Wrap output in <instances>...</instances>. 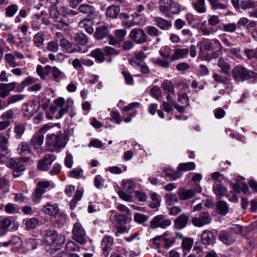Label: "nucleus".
I'll return each instance as SVG.
<instances>
[{
  "label": "nucleus",
  "mask_w": 257,
  "mask_h": 257,
  "mask_svg": "<svg viewBox=\"0 0 257 257\" xmlns=\"http://www.w3.org/2000/svg\"><path fill=\"white\" fill-rule=\"evenodd\" d=\"M212 220L210 214L208 212H201L192 219V224L196 227H202L209 224Z\"/></svg>",
  "instance_id": "9b49d317"
},
{
  "label": "nucleus",
  "mask_w": 257,
  "mask_h": 257,
  "mask_svg": "<svg viewBox=\"0 0 257 257\" xmlns=\"http://www.w3.org/2000/svg\"><path fill=\"white\" fill-rule=\"evenodd\" d=\"M43 241L48 245H60L64 242V237L62 235L59 234L55 230L51 229L45 231Z\"/></svg>",
  "instance_id": "20e7f679"
},
{
  "label": "nucleus",
  "mask_w": 257,
  "mask_h": 257,
  "mask_svg": "<svg viewBox=\"0 0 257 257\" xmlns=\"http://www.w3.org/2000/svg\"><path fill=\"white\" fill-rule=\"evenodd\" d=\"M147 34L152 37H158L162 34L158 28L154 26H149L145 28Z\"/></svg>",
  "instance_id": "ea45409f"
},
{
  "label": "nucleus",
  "mask_w": 257,
  "mask_h": 257,
  "mask_svg": "<svg viewBox=\"0 0 257 257\" xmlns=\"http://www.w3.org/2000/svg\"><path fill=\"white\" fill-rule=\"evenodd\" d=\"M154 64L160 67L167 69L170 67V63L166 59L157 58L154 61Z\"/></svg>",
  "instance_id": "13d9d810"
},
{
  "label": "nucleus",
  "mask_w": 257,
  "mask_h": 257,
  "mask_svg": "<svg viewBox=\"0 0 257 257\" xmlns=\"http://www.w3.org/2000/svg\"><path fill=\"white\" fill-rule=\"evenodd\" d=\"M72 234L73 239L76 242L81 244L86 243L88 237L85 229L80 223L76 222L73 225Z\"/></svg>",
  "instance_id": "423d86ee"
},
{
  "label": "nucleus",
  "mask_w": 257,
  "mask_h": 257,
  "mask_svg": "<svg viewBox=\"0 0 257 257\" xmlns=\"http://www.w3.org/2000/svg\"><path fill=\"white\" fill-rule=\"evenodd\" d=\"M57 218V224L59 227H62L64 226V225L67 222V216L65 214H60V213H58L57 215L55 216Z\"/></svg>",
  "instance_id": "4d7b16f0"
},
{
  "label": "nucleus",
  "mask_w": 257,
  "mask_h": 257,
  "mask_svg": "<svg viewBox=\"0 0 257 257\" xmlns=\"http://www.w3.org/2000/svg\"><path fill=\"white\" fill-rule=\"evenodd\" d=\"M151 94L156 99H159L161 97V91L160 87L157 86H154L151 89Z\"/></svg>",
  "instance_id": "774afa93"
},
{
  "label": "nucleus",
  "mask_w": 257,
  "mask_h": 257,
  "mask_svg": "<svg viewBox=\"0 0 257 257\" xmlns=\"http://www.w3.org/2000/svg\"><path fill=\"white\" fill-rule=\"evenodd\" d=\"M189 221V216L184 214L178 216L174 221V227L178 230L184 228L187 225Z\"/></svg>",
  "instance_id": "aec40b11"
},
{
  "label": "nucleus",
  "mask_w": 257,
  "mask_h": 257,
  "mask_svg": "<svg viewBox=\"0 0 257 257\" xmlns=\"http://www.w3.org/2000/svg\"><path fill=\"white\" fill-rule=\"evenodd\" d=\"M167 204L169 205H173L179 202L177 195L173 193L167 194L165 196Z\"/></svg>",
  "instance_id": "603ef678"
},
{
  "label": "nucleus",
  "mask_w": 257,
  "mask_h": 257,
  "mask_svg": "<svg viewBox=\"0 0 257 257\" xmlns=\"http://www.w3.org/2000/svg\"><path fill=\"white\" fill-rule=\"evenodd\" d=\"M158 5L160 12L169 18L185 10L179 3L173 0H159Z\"/></svg>",
  "instance_id": "f257e3e1"
},
{
  "label": "nucleus",
  "mask_w": 257,
  "mask_h": 257,
  "mask_svg": "<svg viewBox=\"0 0 257 257\" xmlns=\"http://www.w3.org/2000/svg\"><path fill=\"white\" fill-rule=\"evenodd\" d=\"M194 244V240L191 238H185L182 239V246L183 250H190Z\"/></svg>",
  "instance_id": "09e8293b"
},
{
  "label": "nucleus",
  "mask_w": 257,
  "mask_h": 257,
  "mask_svg": "<svg viewBox=\"0 0 257 257\" xmlns=\"http://www.w3.org/2000/svg\"><path fill=\"white\" fill-rule=\"evenodd\" d=\"M36 104L30 102L23 105L22 111L25 115L31 116L36 113L38 110Z\"/></svg>",
  "instance_id": "393cba45"
},
{
  "label": "nucleus",
  "mask_w": 257,
  "mask_h": 257,
  "mask_svg": "<svg viewBox=\"0 0 257 257\" xmlns=\"http://www.w3.org/2000/svg\"><path fill=\"white\" fill-rule=\"evenodd\" d=\"M5 58L8 65L12 67H15L16 65L15 62V57L12 54H7L5 55Z\"/></svg>",
  "instance_id": "338daca9"
},
{
  "label": "nucleus",
  "mask_w": 257,
  "mask_h": 257,
  "mask_svg": "<svg viewBox=\"0 0 257 257\" xmlns=\"http://www.w3.org/2000/svg\"><path fill=\"white\" fill-rule=\"evenodd\" d=\"M46 144L48 150L51 152H58L60 148H64L65 146L60 134L49 135L47 138Z\"/></svg>",
  "instance_id": "f03ea898"
},
{
  "label": "nucleus",
  "mask_w": 257,
  "mask_h": 257,
  "mask_svg": "<svg viewBox=\"0 0 257 257\" xmlns=\"http://www.w3.org/2000/svg\"><path fill=\"white\" fill-rule=\"evenodd\" d=\"M216 207L217 212L222 215H225L229 211V207L225 201L220 200L217 202Z\"/></svg>",
  "instance_id": "7c9ffc66"
},
{
  "label": "nucleus",
  "mask_w": 257,
  "mask_h": 257,
  "mask_svg": "<svg viewBox=\"0 0 257 257\" xmlns=\"http://www.w3.org/2000/svg\"><path fill=\"white\" fill-rule=\"evenodd\" d=\"M113 243L112 237L106 235L103 237L101 243V247L102 254L105 257H107L109 255L110 251L112 249Z\"/></svg>",
  "instance_id": "4468645a"
},
{
  "label": "nucleus",
  "mask_w": 257,
  "mask_h": 257,
  "mask_svg": "<svg viewBox=\"0 0 257 257\" xmlns=\"http://www.w3.org/2000/svg\"><path fill=\"white\" fill-rule=\"evenodd\" d=\"M178 195L181 200H186L194 196V192L193 190L182 188L179 190Z\"/></svg>",
  "instance_id": "c756f323"
},
{
  "label": "nucleus",
  "mask_w": 257,
  "mask_h": 257,
  "mask_svg": "<svg viewBox=\"0 0 257 257\" xmlns=\"http://www.w3.org/2000/svg\"><path fill=\"white\" fill-rule=\"evenodd\" d=\"M217 66L221 69V72L224 74L227 75L229 74V70L230 66L227 61L222 58L219 59L217 62Z\"/></svg>",
  "instance_id": "473e14b6"
},
{
  "label": "nucleus",
  "mask_w": 257,
  "mask_h": 257,
  "mask_svg": "<svg viewBox=\"0 0 257 257\" xmlns=\"http://www.w3.org/2000/svg\"><path fill=\"white\" fill-rule=\"evenodd\" d=\"M51 71L53 77L55 80L61 79L65 78L66 76L64 72L61 71L56 67H53L51 68Z\"/></svg>",
  "instance_id": "a18cd8bd"
},
{
  "label": "nucleus",
  "mask_w": 257,
  "mask_h": 257,
  "mask_svg": "<svg viewBox=\"0 0 257 257\" xmlns=\"http://www.w3.org/2000/svg\"><path fill=\"white\" fill-rule=\"evenodd\" d=\"M237 28V25L234 23H228L223 25V30L226 32H234Z\"/></svg>",
  "instance_id": "e2e57ef3"
},
{
  "label": "nucleus",
  "mask_w": 257,
  "mask_h": 257,
  "mask_svg": "<svg viewBox=\"0 0 257 257\" xmlns=\"http://www.w3.org/2000/svg\"><path fill=\"white\" fill-rule=\"evenodd\" d=\"M123 189L128 193H131L133 192L135 188L136 183L132 179H128L123 180L122 181Z\"/></svg>",
  "instance_id": "58836bf2"
},
{
  "label": "nucleus",
  "mask_w": 257,
  "mask_h": 257,
  "mask_svg": "<svg viewBox=\"0 0 257 257\" xmlns=\"http://www.w3.org/2000/svg\"><path fill=\"white\" fill-rule=\"evenodd\" d=\"M114 34L119 41L121 42L126 35V31L124 29L116 30L115 31Z\"/></svg>",
  "instance_id": "69168bd1"
},
{
  "label": "nucleus",
  "mask_w": 257,
  "mask_h": 257,
  "mask_svg": "<svg viewBox=\"0 0 257 257\" xmlns=\"http://www.w3.org/2000/svg\"><path fill=\"white\" fill-rule=\"evenodd\" d=\"M74 40L78 44L84 46L87 42V38L83 33H77L74 37Z\"/></svg>",
  "instance_id": "49530a36"
},
{
  "label": "nucleus",
  "mask_w": 257,
  "mask_h": 257,
  "mask_svg": "<svg viewBox=\"0 0 257 257\" xmlns=\"http://www.w3.org/2000/svg\"><path fill=\"white\" fill-rule=\"evenodd\" d=\"M78 10L80 13L86 16L88 21L96 18L98 16L95 8L90 4H82L79 6Z\"/></svg>",
  "instance_id": "9d476101"
},
{
  "label": "nucleus",
  "mask_w": 257,
  "mask_h": 257,
  "mask_svg": "<svg viewBox=\"0 0 257 257\" xmlns=\"http://www.w3.org/2000/svg\"><path fill=\"white\" fill-rule=\"evenodd\" d=\"M17 151L20 155L24 156L29 154L31 152V149L28 143L22 142L19 145Z\"/></svg>",
  "instance_id": "4c0bfd02"
},
{
  "label": "nucleus",
  "mask_w": 257,
  "mask_h": 257,
  "mask_svg": "<svg viewBox=\"0 0 257 257\" xmlns=\"http://www.w3.org/2000/svg\"><path fill=\"white\" fill-rule=\"evenodd\" d=\"M15 87L16 84L15 82L8 84H1L0 85V96L3 98L6 97Z\"/></svg>",
  "instance_id": "b1692460"
},
{
  "label": "nucleus",
  "mask_w": 257,
  "mask_h": 257,
  "mask_svg": "<svg viewBox=\"0 0 257 257\" xmlns=\"http://www.w3.org/2000/svg\"><path fill=\"white\" fill-rule=\"evenodd\" d=\"M161 87L165 91L170 92L172 94L174 93V86L171 81L168 80L164 81L162 84Z\"/></svg>",
  "instance_id": "6e6d98bb"
},
{
  "label": "nucleus",
  "mask_w": 257,
  "mask_h": 257,
  "mask_svg": "<svg viewBox=\"0 0 257 257\" xmlns=\"http://www.w3.org/2000/svg\"><path fill=\"white\" fill-rule=\"evenodd\" d=\"M140 104L139 102H135L129 104L128 105L125 106L123 108V120L125 122H129L131 121L132 118L130 116H134L136 115V112H130V110H133L135 107H139Z\"/></svg>",
  "instance_id": "dca6fc26"
},
{
  "label": "nucleus",
  "mask_w": 257,
  "mask_h": 257,
  "mask_svg": "<svg viewBox=\"0 0 257 257\" xmlns=\"http://www.w3.org/2000/svg\"><path fill=\"white\" fill-rule=\"evenodd\" d=\"M189 52L191 57L195 58L196 56L197 51L195 45H191L190 48H177L176 49L173 54L170 57L172 61H175L181 59L187 58Z\"/></svg>",
  "instance_id": "7ed1b4c3"
},
{
  "label": "nucleus",
  "mask_w": 257,
  "mask_h": 257,
  "mask_svg": "<svg viewBox=\"0 0 257 257\" xmlns=\"http://www.w3.org/2000/svg\"><path fill=\"white\" fill-rule=\"evenodd\" d=\"M219 238L222 242L227 245H230L235 241L232 233L226 231H221L220 232Z\"/></svg>",
  "instance_id": "5701e85b"
},
{
  "label": "nucleus",
  "mask_w": 257,
  "mask_h": 257,
  "mask_svg": "<svg viewBox=\"0 0 257 257\" xmlns=\"http://www.w3.org/2000/svg\"><path fill=\"white\" fill-rule=\"evenodd\" d=\"M153 22L158 28L164 31H168L170 30L172 26L171 21L167 20L162 17H154L153 18Z\"/></svg>",
  "instance_id": "6ab92c4d"
},
{
  "label": "nucleus",
  "mask_w": 257,
  "mask_h": 257,
  "mask_svg": "<svg viewBox=\"0 0 257 257\" xmlns=\"http://www.w3.org/2000/svg\"><path fill=\"white\" fill-rule=\"evenodd\" d=\"M129 37L132 41L139 44L146 42L148 38L145 31L139 28L132 29L130 33Z\"/></svg>",
  "instance_id": "6e6552de"
},
{
  "label": "nucleus",
  "mask_w": 257,
  "mask_h": 257,
  "mask_svg": "<svg viewBox=\"0 0 257 257\" xmlns=\"http://www.w3.org/2000/svg\"><path fill=\"white\" fill-rule=\"evenodd\" d=\"M83 193L80 190H77L74 198L71 200L70 202V208L73 210L76 207L77 202L80 200L82 197Z\"/></svg>",
  "instance_id": "c03bdc74"
},
{
  "label": "nucleus",
  "mask_w": 257,
  "mask_h": 257,
  "mask_svg": "<svg viewBox=\"0 0 257 257\" xmlns=\"http://www.w3.org/2000/svg\"><path fill=\"white\" fill-rule=\"evenodd\" d=\"M204 50L205 51L221 50L222 46L220 42L214 39L209 42H205L203 46Z\"/></svg>",
  "instance_id": "412c9836"
},
{
  "label": "nucleus",
  "mask_w": 257,
  "mask_h": 257,
  "mask_svg": "<svg viewBox=\"0 0 257 257\" xmlns=\"http://www.w3.org/2000/svg\"><path fill=\"white\" fill-rule=\"evenodd\" d=\"M134 217L135 221L139 224L146 222L149 218V216L138 212L135 213Z\"/></svg>",
  "instance_id": "8fccbe9b"
},
{
  "label": "nucleus",
  "mask_w": 257,
  "mask_h": 257,
  "mask_svg": "<svg viewBox=\"0 0 257 257\" xmlns=\"http://www.w3.org/2000/svg\"><path fill=\"white\" fill-rule=\"evenodd\" d=\"M110 219L112 222L118 225L125 224L128 220V217L125 215L119 213L110 216Z\"/></svg>",
  "instance_id": "cd10ccee"
},
{
  "label": "nucleus",
  "mask_w": 257,
  "mask_h": 257,
  "mask_svg": "<svg viewBox=\"0 0 257 257\" xmlns=\"http://www.w3.org/2000/svg\"><path fill=\"white\" fill-rule=\"evenodd\" d=\"M152 201L150 203V206L152 208H157L160 206L161 197L156 193L151 195Z\"/></svg>",
  "instance_id": "79ce46f5"
},
{
  "label": "nucleus",
  "mask_w": 257,
  "mask_h": 257,
  "mask_svg": "<svg viewBox=\"0 0 257 257\" xmlns=\"http://www.w3.org/2000/svg\"><path fill=\"white\" fill-rule=\"evenodd\" d=\"M60 46L63 48L67 53H73L74 52H81L82 49L78 46L70 43L68 40L65 39L59 43Z\"/></svg>",
  "instance_id": "2eb2a0df"
},
{
  "label": "nucleus",
  "mask_w": 257,
  "mask_h": 257,
  "mask_svg": "<svg viewBox=\"0 0 257 257\" xmlns=\"http://www.w3.org/2000/svg\"><path fill=\"white\" fill-rule=\"evenodd\" d=\"M200 31L204 36H209L211 34L213 35L214 30L213 28H208L206 25V22H202L201 24Z\"/></svg>",
  "instance_id": "864d4df0"
},
{
  "label": "nucleus",
  "mask_w": 257,
  "mask_h": 257,
  "mask_svg": "<svg viewBox=\"0 0 257 257\" xmlns=\"http://www.w3.org/2000/svg\"><path fill=\"white\" fill-rule=\"evenodd\" d=\"M165 175L170 178L171 180H175L182 176V173L178 170L177 171H174L170 169H166L165 170Z\"/></svg>",
  "instance_id": "de8ad7c7"
},
{
  "label": "nucleus",
  "mask_w": 257,
  "mask_h": 257,
  "mask_svg": "<svg viewBox=\"0 0 257 257\" xmlns=\"http://www.w3.org/2000/svg\"><path fill=\"white\" fill-rule=\"evenodd\" d=\"M254 73L243 67L236 66L232 70V76L235 80L244 81L252 77Z\"/></svg>",
  "instance_id": "39448f33"
},
{
  "label": "nucleus",
  "mask_w": 257,
  "mask_h": 257,
  "mask_svg": "<svg viewBox=\"0 0 257 257\" xmlns=\"http://www.w3.org/2000/svg\"><path fill=\"white\" fill-rule=\"evenodd\" d=\"M109 30L107 25L97 27L94 34V38L98 40L107 38L109 36Z\"/></svg>",
  "instance_id": "a211bd4d"
},
{
  "label": "nucleus",
  "mask_w": 257,
  "mask_h": 257,
  "mask_svg": "<svg viewBox=\"0 0 257 257\" xmlns=\"http://www.w3.org/2000/svg\"><path fill=\"white\" fill-rule=\"evenodd\" d=\"M220 22L219 17L216 15H211L208 19V24L211 26H215Z\"/></svg>",
  "instance_id": "0e129e2a"
},
{
  "label": "nucleus",
  "mask_w": 257,
  "mask_h": 257,
  "mask_svg": "<svg viewBox=\"0 0 257 257\" xmlns=\"http://www.w3.org/2000/svg\"><path fill=\"white\" fill-rule=\"evenodd\" d=\"M8 140L5 136L0 137V148L2 153L5 154H9V150L8 147Z\"/></svg>",
  "instance_id": "37998d69"
},
{
  "label": "nucleus",
  "mask_w": 257,
  "mask_h": 257,
  "mask_svg": "<svg viewBox=\"0 0 257 257\" xmlns=\"http://www.w3.org/2000/svg\"><path fill=\"white\" fill-rule=\"evenodd\" d=\"M195 167L196 165L194 162L180 163L179 165L178 170L181 172V171H189L194 170Z\"/></svg>",
  "instance_id": "e433bc0d"
},
{
  "label": "nucleus",
  "mask_w": 257,
  "mask_h": 257,
  "mask_svg": "<svg viewBox=\"0 0 257 257\" xmlns=\"http://www.w3.org/2000/svg\"><path fill=\"white\" fill-rule=\"evenodd\" d=\"M163 236L164 237L162 240L164 242V247L166 249H168L173 245L175 240L173 237H170V234L167 232L164 233Z\"/></svg>",
  "instance_id": "72a5a7b5"
},
{
  "label": "nucleus",
  "mask_w": 257,
  "mask_h": 257,
  "mask_svg": "<svg viewBox=\"0 0 257 257\" xmlns=\"http://www.w3.org/2000/svg\"><path fill=\"white\" fill-rule=\"evenodd\" d=\"M171 224V220L170 219H166L162 214L155 216L150 221V228L155 229L161 228L165 229Z\"/></svg>",
  "instance_id": "0eeeda50"
},
{
  "label": "nucleus",
  "mask_w": 257,
  "mask_h": 257,
  "mask_svg": "<svg viewBox=\"0 0 257 257\" xmlns=\"http://www.w3.org/2000/svg\"><path fill=\"white\" fill-rule=\"evenodd\" d=\"M195 9L198 13L202 14L206 12L205 0H196L194 4Z\"/></svg>",
  "instance_id": "a19ab883"
},
{
  "label": "nucleus",
  "mask_w": 257,
  "mask_h": 257,
  "mask_svg": "<svg viewBox=\"0 0 257 257\" xmlns=\"http://www.w3.org/2000/svg\"><path fill=\"white\" fill-rule=\"evenodd\" d=\"M201 239L203 243L211 244L214 242L215 237L213 233L208 230L203 231L201 235Z\"/></svg>",
  "instance_id": "a878e982"
},
{
  "label": "nucleus",
  "mask_w": 257,
  "mask_h": 257,
  "mask_svg": "<svg viewBox=\"0 0 257 257\" xmlns=\"http://www.w3.org/2000/svg\"><path fill=\"white\" fill-rule=\"evenodd\" d=\"M39 225H40V221L36 218L29 219L26 222V225L29 229H34Z\"/></svg>",
  "instance_id": "5fc2aeb1"
},
{
  "label": "nucleus",
  "mask_w": 257,
  "mask_h": 257,
  "mask_svg": "<svg viewBox=\"0 0 257 257\" xmlns=\"http://www.w3.org/2000/svg\"><path fill=\"white\" fill-rule=\"evenodd\" d=\"M66 250L69 251H75L79 249V246L72 241H68L65 246Z\"/></svg>",
  "instance_id": "680f3d73"
},
{
  "label": "nucleus",
  "mask_w": 257,
  "mask_h": 257,
  "mask_svg": "<svg viewBox=\"0 0 257 257\" xmlns=\"http://www.w3.org/2000/svg\"><path fill=\"white\" fill-rule=\"evenodd\" d=\"M12 222V221L8 217L3 219L0 221V237L7 233L8 228L11 226Z\"/></svg>",
  "instance_id": "c85d7f7f"
},
{
  "label": "nucleus",
  "mask_w": 257,
  "mask_h": 257,
  "mask_svg": "<svg viewBox=\"0 0 257 257\" xmlns=\"http://www.w3.org/2000/svg\"><path fill=\"white\" fill-rule=\"evenodd\" d=\"M50 185L48 181L38 182L35 192L33 193L34 201L38 202L42 198V195L45 192V189Z\"/></svg>",
  "instance_id": "ddd939ff"
},
{
  "label": "nucleus",
  "mask_w": 257,
  "mask_h": 257,
  "mask_svg": "<svg viewBox=\"0 0 257 257\" xmlns=\"http://www.w3.org/2000/svg\"><path fill=\"white\" fill-rule=\"evenodd\" d=\"M43 211L50 215H57L59 213V208L57 204H50L48 203L44 205L43 208Z\"/></svg>",
  "instance_id": "bb28decb"
},
{
  "label": "nucleus",
  "mask_w": 257,
  "mask_h": 257,
  "mask_svg": "<svg viewBox=\"0 0 257 257\" xmlns=\"http://www.w3.org/2000/svg\"><path fill=\"white\" fill-rule=\"evenodd\" d=\"M47 49L53 52H56L59 50L58 42L56 41H51L47 44Z\"/></svg>",
  "instance_id": "bf43d9fd"
},
{
  "label": "nucleus",
  "mask_w": 257,
  "mask_h": 257,
  "mask_svg": "<svg viewBox=\"0 0 257 257\" xmlns=\"http://www.w3.org/2000/svg\"><path fill=\"white\" fill-rule=\"evenodd\" d=\"M49 128V126L47 124L40 128L39 131L33 136L31 141V145L35 149H38L41 146L44 141V135Z\"/></svg>",
  "instance_id": "1a4fd4ad"
},
{
  "label": "nucleus",
  "mask_w": 257,
  "mask_h": 257,
  "mask_svg": "<svg viewBox=\"0 0 257 257\" xmlns=\"http://www.w3.org/2000/svg\"><path fill=\"white\" fill-rule=\"evenodd\" d=\"M35 81V79L31 77H27L23 81H22L20 85L17 86V91H22L24 88Z\"/></svg>",
  "instance_id": "3c124183"
},
{
  "label": "nucleus",
  "mask_w": 257,
  "mask_h": 257,
  "mask_svg": "<svg viewBox=\"0 0 257 257\" xmlns=\"http://www.w3.org/2000/svg\"><path fill=\"white\" fill-rule=\"evenodd\" d=\"M45 37L46 35L42 31L35 34L33 38V43L34 46L40 49H43L44 47Z\"/></svg>",
  "instance_id": "4be33fe9"
},
{
  "label": "nucleus",
  "mask_w": 257,
  "mask_h": 257,
  "mask_svg": "<svg viewBox=\"0 0 257 257\" xmlns=\"http://www.w3.org/2000/svg\"><path fill=\"white\" fill-rule=\"evenodd\" d=\"M255 7L254 3L249 0L242 1L240 2V8L243 10L252 9Z\"/></svg>",
  "instance_id": "052dcab7"
},
{
  "label": "nucleus",
  "mask_w": 257,
  "mask_h": 257,
  "mask_svg": "<svg viewBox=\"0 0 257 257\" xmlns=\"http://www.w3.org/2000/svg\"><path fill=\"white\" fill-rule=\"evenodd\" d=\"M56 160V157L51 154L46 155L42 159H40L37 164V168L42 171H47L53 162Z\"/></svg>",
  "instance_id": "f8f14e48"
},
{
  "label": "nucleus",
  "mask_w": 257,
  "mask_h": 257,
  "mask_svg": "<svg viewBox=\"0 0 257 257\" xmlns=\"http://www.w3.org/2000/svg\"><path fill=\"white\" fill-rule=\"evenodd\" d=\"M212 11H224L227 9V0H207Z\"/></svg>",
  "instance_id": "f3484780"
},
{
  "label": "nucleus",
  "mask_w": 257,
  "mask_h": 257,
  "mask_svg": "<svg viewBox=\"0 0 257 257\" xmlns=\"http://www.w3.org/2000/svg\"><path fill=\"white\" fill-rule=\"evenodd\" d=\"M212 189L215 194L220 197L225 196L227 192L226 187L219 183L214 184Z\"/></svg>",
  "instance_id": "f704fd0d"
},
{
  "label": "nucleus",
  "mask_w": 257,
  "mask_h": 257,
  "mask_svg": "<svg viewBox=\"0 0 257 257\" xmlns=\"http://www.w3.org/2000/svg\"><path fill=\"white\" fill-rule=\"evenodd\" d=\"M90 54L91 56L95 58L96 61L100 63H102L105 60L104 53L99 48H96L92 50Z\"/></svg>",
  "instance_id": "c9c22d12"
},
{
  "label": "nucleus",
  "mask_w": 257,
  "mask_h": 257,
  "mask_svg": "<svg viewBox=\"0 0 257 257\" xmlns=\"http://www.w3.org/2000/svg\"><path fill=\"white\" fill-rule=\"evenodd\" d=\"M119 12L120 9L119 7L115 5H111L107 8L106 15L107 17L111 19H115L117 17Z\"/></svg>",
  "instance_id": "2f4dec72"
}]
</instances>
